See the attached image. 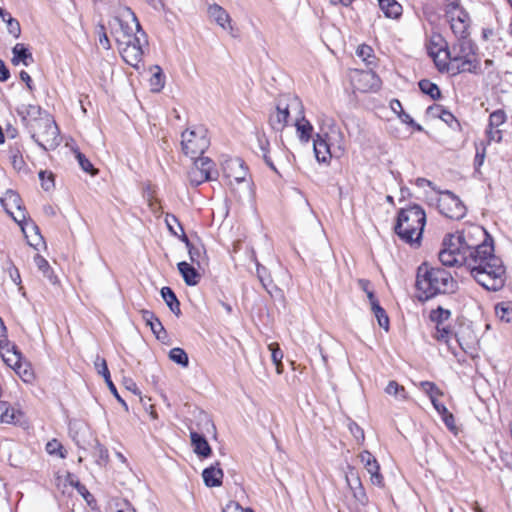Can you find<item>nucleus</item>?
<instances>
[{
  "instance_id": "f257e3e1",
  "label": "nucleus",
  "mask_w": 512,
  "mask_h": 512,
  "mask_svg": "<svg viewBox=\"0 0 512 512\" xmlns=\"http://www.w3.org/2000/svg\"><path fill=\"white\" fill-rule=\"evenodd\" d=\"M445 266L465 265L486 290L498 291L505 283L502 260L494 254L493 240L479 225L447 235L438 254Z\"/></svg>"
},
{
  "instance_id": "f03ea898",
  "label": "nucleus",
  "mask_w": 512,
  "mask_h": 512,
  "mask_svg": "<svg viewBox=\"0 0 512 512\" xmlns=\"http://www.w3.org/2000/svg\"><path fill=\"white\" fill-rule=\"evenodd\" d=\"M31 138L45 151L60 144L59 129L52 117L38 105L23 106L18 110Z\"/></svg>"
},
{
  "instance_id": "7ed1b4c3",
  "label": "nucleus",
  "mask_w": 512,
  "mask_h": 512,
  "mask_svg": "<svg viewBox=\"0 0 512 512\" xmlns=\"http://www.w3.org/2000/svg\"><path fill=\"white\" fill-rule=\"evenodd\" d=\"M426 224V213L417 204L402 208L398 211L394 232L399 239L412 248H419Z\"/></svg>"
},
{
  "instance_id": "20e7f679",
  "label": "nucleus",
  "mask_w": 512,
  "mask_h": 512,
  "mask_svg": "<svg viewBox=\"0 0 512 512\" xmlns=\"http://www.w3.org/2000/svg\"><path fill=\"white\" fill-rule=\"evenodd\" d=\"M416 287L425 299H430L438 294L453 293L457 282L449 271L423 263L417 269Z\"/></svg>"
},
{
  "instance_id": "39448f33",
  "label": "nucleus",
  "mask_w": 512,
  "mask_h": 512,
  "mask_svg": "<svg viewBox=\"0 0 512 512\" xmlns=\"http://www.w3.org/2000/svg\"><path fill=\"white\" fill-rule=\"evenodd\" d=\"M446 62L453 74L474 73L479 68L476 47L470 36L456 38L455 42L444 53Z\"/></svg>"
},
{
  "instance_id": "423d86ee",
  "label": "nucleus",
  "mask_w": 512,
  "mask_h": 512,
  "mask_svg": "<svg viewBox=\"0 0 512 512\" xmlns=\"http://www.w3.org/2000/svg\"><path fill=\"white\" fill-rule=\"evenodd\" d=\"M6 328L0 319V356L3 362L13 369L15 373L26 383L34 379V372L28 361L22 358L17 347L8 342L5 335Z\"/></svg>"
},
{
  "instance_id": "0eeeda50",
  "label": "nucleus",
  "mask_w": 512,
  "mask_h": 512,
  "mask_svg": "<svg viewBox=\"0 0 512 512\" xmlns=\"http://www.w3.org/2000/svg\"><path fill=\"white\" fill-rule=\"evenodd\" d=\"M110 25L111 34L116 43L132 41L133 38H138V33L144 32L136 15L129 7H124Z\"/></svg>"
},
{
  "instance_id": "6e6552de",
  "label": "nucleus",
  "mask_w": 512,
  "mask_h": 512,
  "mask_svg": "<svg viewBox=\"0 0 512 512\" xmlns=\"http://www.w3.org/2000/svg\"><path fill=\"white\" fill-rule=\"evenodd\" d=\"M181 137V145L184 154L193 160L202 157L201 155L210 145L207 130L201 126L184 131Z\"/></svg>"
},
{
  "instance_id": "1a4fd4ad",
  "label": "nucleus",
  "mask_w": 512,
  "mask_h": 512,
  "mask_svg": "<svg viewBox=\"0 0 512 512\" xmlns=\"http://www.w3.org/2000/svg\"><path fill=\"white\" fill-rule=\"evenodd\" d=\"M445 17L455 38L470 36L471 19L467 11L460 6L459 0H447Z\"/></svg>"
},
{
  "instance_id": "9d476101",
  "label": "nucleus",
  "mask_w": 512,
  "mask_h": 512,
  "mask_svg": "<svg viewBox=\"0 0 512 512\" xmlns=\"http://www.w3.org/2000/svg\"><path fill=\"white\" fill-rule=\"evenodd\" d=\"M291 109L297 110L298 114L302 113V103L297 97L287 95L279 99L276 109L270 113L268 120L274 131L281 132L287 126Z\"/></svg>"
},
{
  "instance_id": "9b49d317",
  "label": "nucleus",
  "mask_w": 512,
  "mask_h": 512,
  "mask_svg": "<svg viewBox=\"0 0 512 512\" xmlns=\"http://www.w3.org/2000/svg\"><path fill=\"white\" fill-rule=\"evenodd\" d=\"M148 45V39L145 32L138 33V38L125 43H117L119 52L123 60L134 68H139L143 58V47Z\"/></svg>"
},
{
  "instance_id": "f8f14e48",
  "label": "nucleus",
  "mask_w": 512,
  "mask_h": 512,
  "mask_svg": "<svg viewBox=\"0 0 512 512\" xmlns=\"http://www.w3.org/2000/svg\"><path fill=\"white\" fill-rule=\"evenodd\" d=\"M214 166V162L208 157L194 159L193 167L188 172L190 184L193 186H199L205 181L216 179L218 173Z\"/></svg>"
},
{
  "instance_id": "ddd939ff",
  "label": "nucleus",
  "mask_w": 512,
  "mask_h": 512,
  "mask_svg": "<svg viewBox=\"0 0 512 512\" xmlns=\"http://www.w3.org/2000/svg\"><path fill=\"white\" fill-rule=\"evenodd\" d=\"M437 206L440 213L449 219L460 220L466 215L465 205L450 191L441 194Z\"/></svg>"
},
{
  "instance_id": "4468645a",
  "label": "nucleus",
  "mask_w": 512,
  "mask_h": 512,
  "mask_svg": "<svg viewBox=\"0 0 512 512\" xmlns=\"http://www.w3.org/2000/svg\"><path fill=\"white\" fill-rule=\"evenodd\" d=\"M446 49H448V46L445 39L440 34H432L427 43L428 55L433 58L440 71L449 72L450 68L444 56Z\"/></svg>"
},
{
  "instance_id": "2eb2a0df",
  "label": "nucleus",
  "mask_w": 512,
  "mask_h": 512,
  "mask_svg": "<svg viewBox=\"0 0 512 512\" xmlns=\"http://www.w3.org/2000/svg\"><path fill=\"white\" fill-rule=\"evenodd\" d=\"M433 337L439 341L444 342L449 350L456 355V347L452 344V340H455V343L464 351L467 353L468 348H470L469 344L467 343V340L460 336L459 333H454L453 330L448 325H438L435 326V332L433 334Z\"/></svg>"
},
{
  "instance_id": "dca6fc26",
  "label": "nucleus",
  "mask_w": 512,
  "mask_h": 512,
  "mask_svg": "<svg viewBox=\"0 0 512 512\" xmlns=\"http://www.w3.org/2000/svg\"><path fill=\"white\" fill-rule=\"evenodd\" d=\"M354 87L361 92L377 91L381 87V80L372 70L361 71L356 74Z\"/></svg>"
},
{
  "instance_id": "f3484780",
  "label": "nucleus",
  "mask_w": 512,
  "mask_h": 512,
  "mask_svg": "<svg viewBox=\"0 0 512 512\" xmlns=\"http://www.w3.org/2000/svg\"><path fill=\"white\" fill-rule=\"evenodd\" d=\"M361 462L364 464L367 472L370 474V480L373 485L383 487L384 479L380 473V466L376 458L368 451H363L359 455Z\"/></svg>"
},
{
  "instance_id": "a211bd4d",
  "label": "nucleus",
  "mask_w": 512,
  "mask_h": 512,
  "mask_svg": "<svg viewBox=\"0 0 512 512\" xmlns=\"http://www.w3.org/2000/svg\"><path fill=\"white\" fill-rule=\"evenodd\" d=\"M323 137L327 141L332 153L335 158H340L345 152V140L344 135L340 131V129L336 127H331L328 132H326Z\"/></svg>"
},
{
  "instance_id": "6ab92c4d",
  "label": "nucleus",
  "mask_w": 512,
  "mask_h": 512,
  "mask_svg": "<svg viewBox=\"0 0 512 512\" xmlns=\"http://www.w3.org/2000/svg\"><path fill=\"white\" fill-rule=\"evenodd\" d=\"M13 214H9L13 220L21 227L24 234H26V230L30 228L35 231V234L38 236L39 240H43L42 236L39 233L38 226L27 216L26 209L23 205H20L19 209H15Z\"/></svg>"
},
{
  "instance_id": "aec40b11",
  "label": "nucleus",
  "mask_w": 512,
  "mask_h": 512,
  "mask_svg": "<svg viewBox=\"0 0 512 512\" xmlns=\"http://www.w3.org/2000/svg\"><path fill=\"white\" fill-rule=\"evenodd\" d=\"M224 473L222 469L219 467V463L217 462L215 465H211L207 467L202 472V478L204 484L207 487H219L222 485Z\"/></svg>"
},
{
  "instance_id": "412c9836",
  "label": "nucleus",
  "mask_w": 512,
  "mask_h": 512,
  "mask_svg": "<svg viewBox=\"0 0 512 512\" xmlns=\"http://www.w3.org/2000/svg\"><path fill=\"white\" fill-rule=\"evenodd\" d=\"M313 149L315 157L319 162L325 163L330 158L334 157V154L323 135L317 134L313 142Z\"/></svg>"
},
{
  "instance_id": "4be33fe9",
  "label": "nucleus",
  "mask_w": 512,
  "mask_h": 512,
  "mask_svg": "<svg viewBox=\"0 0 512 512\" xmlns=\"http://www.w3.org/2000/svg\"><path fill=\"white\" fill-rule=\"evenodd\" d=\"M13 57L11 62L13 65L17 66L22 63L24 66H29L34 62V58L29 49L22 43H17L12 48Z\"/></svg>"
},
{
  "instance_id": "5701e85b",
  "label": "nucleus",
  "mask_w": 512,
  "mask_h": 512,
  "mask_svg": "<svg viewBox=\"0 0 512 512\" xmlns=\"http://www.w3.org/2000/svg\"><path fill=\"white\" fill-rule=\"evenodd\" d=\"M142 317L145 320L146 324L151 328L153 334L156 336L158 340H163L166 338V330L153 312L144 310L142 312Z\"/></svg>"
},
{
  "instance_id": "b1692460",
  "label": "nucleus",
  "mask_w": 512,
  "mask_h": 512,
  "mask_svg": "<svg viewBox=\"0 0 512 512\" xmlns=\"http://www.w3.org/2000/svg\"><path fill=\"white\" fill-rule=\"evenodd\" d=\"M190 438L193 450L197 455L202 457H208L211 455V447L203 435L195 431H190Z\"/></svg>"
},
{
  "instance_id": "393cba45",
  "label": "nucleus",
  "mask_w": 512,
  "mask_h": 512,
  "mask_svg": "<svg viewBox=\"0 0 512 512\" xmlns=\"http://www.w3.org/2000/svg\"><path fill=\"white\" fill-rule=\"evenodd\" d=\"M346 481L350 488L354 490V497L357 498L362 504H365L366 494L363 490L360 478L358 477L354 468L349 467V473L346 474Z\"/></svg>"
},
{
  "instance_id": "a878e982",
  "label": "nucleus",
  "mask_w": 512,
  "mask_h": 512,
  "mask_svg": "<svg viewBox=\"0 0 512 512\" xmlns=\"http://www.w3.org/2000/svg\"><path fill=\"white\" fill-rule=\"evenodd\" d=\"M178 270L188 286H195L199 283L201 275L189 263L183 261L178 263Z\"/></svg>"
},
{
  "instance_id": "bb28decb",
  "label": "nucleus",
  "mask_w": 512,
  "mask_h": 512,
  "mask_svg": "<svg viewBox=\"0 0 512 512\" xmlns=\"http://www.w3.org/2000/svg\"><path fill=\"white\" fill-rule=\"evenodd\" d=\"M209 17L212 18L223 29L230 25L231 18L224 8L218 4H211L208 7Z\"/></svg>"
},
{
  "instance_id": "cd10ccee",
  "label": "nucleus",
  "mask_w": 512,
  "mask_h": 512,
  "mask_svg": "<svg viewBox=\"0 0 512 512\" xmlns=\"http://www.w3.org/2000/svg\"><path fill=\"white\" fill-rule=\"evenodd\" d=\"M295 127L298 134L299 139L302 142L307 143L312 135L313 126L311 123L304 117L303 112L299 114V117L295 119Z\"/></svg>"
},
{
  "instance_id": "c85d7f7f",
  "label": "nucleus",
  "mask_w": 512,
  "mask_h": 512,
  "mask_svg": "<svg viewBox=\"0 0 512 512\" xmlns=\"http://www.w3.org/2000/svg\"><path fill=\"white\" fill-rule=\"evenodd\" d=\"M2 207L8 214H13L14 209H19L22 205V200L18 193L13 190H8L5 195L0 198Z\"/></svg>"
},
{
  "instance_id": "c756f323",
  "label": "nucleus",
  "mask_w": 512,
  "mask_h": 512,
  "mask_svg": "<svg viewBox=\"0 0 512 512\" xmlns=\"http://www.w3.org/2000/svg\"><path fill=\"white\" fill-rule=\"evenodd\" d=\"M369 302L371 309L377 318L379 326L387 331L389 329V318L385 310L379 305V302L375 298L374 294H369Z\"/></svg>"
},
{
  "instance_id": "7c9ffc66",
  "label": "nucleus",
  "mask_w": 512,
  "mask_h": 512,
  "mask_svg": "<svg viewBox=\"0 0 512 512\" xmlns=\"http://www.w3.org/2000/svg\"><path fill=\"white\" fill-rule=\"evenodd\" d=\"M269 140L265 135H257L256 153H261V156L265 163L275 172H277L270 156H269Z\"/></svg>"
},
{
  "instance_id": "2f4dec72",
  "label": "nucleus",
  "mask_w": 512,
  "mask_h": 512,
  "mask_svg": "<svg viewBox=\"0 0 512 512\" xmlns=\"http://www.w3.org/2000/svg\"><path fill=\"white\" fill-rule=\"evenodd\" d=\"M0 18L6 23L7 30L14 38H19L21 35L20 23L17 19L13 18L9 12L0 7Z\"/></svg>"
},
{
  "instance_id": "473e14b6",
  "label": "nucleus",
  "mask_w": 512,
  "mask_h": 512,
  "mask_svg": "<svg viewBox=\"0 0 512 512\" xmlns=\"http://www.w3.org/2000/svg\"><path fill=\"white\" fill-rule=\"evenodd\" d=\"M386 17L396 19L402 14V6L395 0H378Z\"/></svg>"
},
{
  "instance_id": "72a5a7b5",
  "label": "nucleus",
  "mask_w": 512,
  "mask_h": 512,
  "mask_svg": "<svg viewBox=\"0 0 512 512\" xmlns=\"http://www.w3.org/2000/svg\"><path fill=\"white\" fill-rule=\"evenodd\" d=\"M161 296L169 309L178 317L181 314L180 302L175 293L170 287H163L161 289Z\"/></svg>"
},
{
  "instance_id": "f704fd0d",
  "label": "nucleus",
  "mask_w": 512,
  "mask_h": 512,
  "mask_svg": "<svg viewBox=\"0 0 512 512\" xmlns=\"http://www.w3.org/2000/svg\"><path fill=\"white\" fill-rule=\"evenodd\" d=\"M227 165H228V168H230L231 170H233V169H238L239 170V171H237L235 173H227V177L228 178H233L238 183H240V182L245 180V176L247 174V171H246V168L244 166V162L241 159L236 158V159L230 160L227 163Z\"/></svg>"
},
{
  "instance_id": "c9c22d12",
  "label": "nucleus",
  "mask_w": 512,
  "mask_h": 512,
  "mask_svg": "<svg viewBox=\"0 0 512 512\" xmlns=\"http://www.w3.org/2000/svg\"><path fill=\"white\" fill-rule=\"evenodd\" d=\"M17 414H19V412L12 408L7 402L0 401V422L14 423L18 420Z\"/></svg>"
},
{
  "instance_id": "e433bc0d",
  "label": "nucleus",
  "mask_w": 512,
  "mask_h": 512,
  "mask_svg": "<svg viewBox=\"0 0 512 512\" xmlns=\"http://www.w3.org/2000/svg\"><path fill=\"white\" fill-rule=\"evenodd\" d=\"M418 85H419L420 90L424 94L429 95L433 100L440 98L441 92H440L439 87L435 83L431 82L430 80L423 79L419 82Z\"/></svg>"
},
{
  "instance_id": "4c0bfd02",
  "label": "nucleus",
  "mask_w": 512,
  "mask_h": 512,
  "mask_svg": "<svg viewBox=\"0 0 512 512\" xmlns=\"http://www.w3.org/2000/svg\"><path fill=\"white\" fill-rule=\"evenodd\" d=\"M169 359L182 367H187L189 365L187 353L179 347L172 348L169 351Z\"/></svg>"
},
{
  "instance_id": "58836bf2",
  "label": "nucleus",
  "mask_w": 512,
  "mask_h": 512,
  "mask_svg": "<svg viewBox=\"0 0 512 512\" xmlns=\"http://www.w3.org/2000/svg\"><path fill=\"white\" fill-rule=\"evenodd\" d=\"M34 263L37 266L38 270L42 272L43 276L48 278L52 283L53 280V271L48 263V261L41 255L36 254L34 257Z\"/></svg>"
},
{
  "instance_id": "ea45409f",
  "label": "nucleus",
  "mask_w": 512,
  "mask_h": 512,
  "mask_svg": "<svg viewBox=\"0 0 512 512\" xmlns=\"http://www.w3.org/2000/svg\"><path fill=\"white\" fill-rule=\"evenodd\" d=\"M46 452L51 456H57L59 458H66L67 451L64 449L63 445L57 440L52 439L46 444Z\"/></svg>"
},
{
  "instance_id": "a19ab883",
  "label": "nucleus",
  "mask_w": 512,
  "mask_h": 512,
  "mask_svg": "<svg viewBox=\"0 0 512 512\" xmlns=\"http://www.w3.org/2000/svg\"><path fill=\"white\" fill-rule=\"evenodd\" d=\"M269 350L271 351V358L273 363L276 366V372L278 374H281L283 372V365H282V358H283V352L279 348L277 343H271L268 346Z\"/></svg>"
},
{
  "instance_id": "79ce46f5",
  "label": "nucleus",
  "mask_w": 512,
  "mask_h": 512,
  "mask_svg": "<svg viewBox=\"0 0 512 512\" xmlns=\"http://www.w3.org/2000/svg\"><path fill=\"white\" fill-rule=\"evenodd\" d=\"M450 317L451 312L442 307H438L437 309L432 310L430 313V319L436 324V326L446 325L445 322L449 320Z\"/></svg>"
},
{
  "instance_id": "37998d69",
  "label": "nucleus",
  "mask_w": 512,
  "mask_h": 512,
  "mask_svg": "<svg viewBox=\"0 0 512 512\" xmlns=\"http://www.w3.org/2000/svg\"><path fill=\"white\" fill-rule=\"evenodd\" d=\"M165 223L167 225L168 230L174 235L180 238L182 231H184L181 223L173 214L167 213L165 216Z\"/></svg>"
},
{
  "instance_id": "c03bdc74",
  "label": "nucleus",
  "mask_w": 512,
  "mask_h": 512,
  "mask_svg": "<svg viewBox=\"0 0 512 512\" xmlns=\"http://www.w3.org/2000/svg\"><path fill=\"white\" fill-rule=\"evenodd\" d=\"M180 240L185 243L186 247L188 248V253L190 256V260L192 262H196L198 265H200V254L201 249L199 247H195L191 244L190 240L188 239L187 235L184 231H182V234L180 235Z\"/></svg>"
},
{
  "instance_id": "a18cd8bd",
  "label": "nucleus",
  "mask_w": 512,
  "mask_h": 512,
  "mask_svg": "<svg viewBox=\"0 0 512 512\" xmlns=\"http://www.w3.org/2000/svg\"><path fill=\"white\" fill-rule=\"evenodd\" d=\"M385 392L402 400L407 399L405 388L396 381H390L385 388Z\"/></svg>"
},
{
  "instance_id": "49530a36",
  "label": "nucleus",
  "mask_w": 512,
  "mask_h": 512,
  "mask_svg": "<svg viewBox=\"0 0 512 512\" xmlns=\"http://www.w3.org/2000/svg\"><path fill=\"white\" fill-rule=\"evenodd\" d=\"M434 111H441V114H439V118H441L445 123H447L450 126L452 125L453 122H457V120L454 117V115L451 112L445 110L440 105L430 106L427 109V113L428 114H434Z\"/></svg>"
},
{
  "instance_id": "de8ad7c7",
  "label": "nucleus",
  "mask_w": 512,
  "mask_h": 512,
  "mask_svg": "<svg viewBox=\"0 0 512 512\" xmlns=\"http://www.w3.org/2000/svg\"><path fill=\"white\" fill-rule=\"evenodd\" d=\"M356 54L360 57L367 65H371L373 63L374 54L371 46L362 44L357 50Z\"/></svg>"
},
{
  "instance_id": "09e8293b",
  "label": "nucleus",
  "mask_w": 512,
  "mask_h": 512,
  "mask_svg": "<svg viewBox=\"0 0 512 512\" xmlns=\"http://www.w3.org/2000/svg\"><path fill=\"white\" fill-rule=\"evenodd\" d=\"M506 121V113L504 110H496L492 112L489 116V127L490 128H499Z\"/></svg>"
},
{
  "instance_id": "8fccbe9b",
  "label": "nucleus",
  "mask_w": 512,
  "mask_h": 512,
  "mask_svg": "<svg viewBox=\"0 0 512 512\" xmlns=\"http://www.w3.org/2000/svg\"><path fill=\"white\" fill-rule=\"evenodd\" d=\"M76 159L83 171L96 175L97 170L93 167L92 163L80 151L75 150Z\"/></svg>"
},
{
  "instance_id": "3c124183",
  "label": "nucleus",
  "mask_w": 512,
  "mask_h": 512,
  "mask_svg": "<svg viewBox=\"0 0 512 512\" xmlns=\"http://www.w3.org/2000/svg\"><path fill=\"white\" fill-rule=\"evenodd\" d=\"M420 387L429 396L430 400L436 399L437 396L442 394L433 382L422 381Z\"/></svg>"
},
{
  "instance_id": "603ef678",
  "label": "nucleus",
  "mask_w": 512,
  "mask_h": 512,
  "mask_svg": "<svg viewBox=\"0 0 512 512\" xmlns=\"http://www.w3.org/2000/svg\"><path fill=\"white\" fill-rule=\"evenodd\" d=\"M39 179L41 186L45 191H49L54 187V175L52 172L43 171L39 172Z\"/></svg>"
},
{
  "instance_id": "864d4df0",
  "label": "nucleus",
  "mask_w": 512,
  "mask_h": 512,
  "mask_svg": "<svg viewBox=\"0 0 512 512\" xmlns=\"http://www.w3.org/2000/svg\"><path fill=\"white\" fill-rule=\"evenodd\" d=\"M486 155V144L483 142L480 143V145L476 146V155L474 158V166L476 170H479V168L483 165Z\"/></svg>"
},
{
  "instance_id": "5fc2aeb1",
  "label": "nucleus",
  "mask_w": 512,
  "mask_h": 512,
  "mask_svg": "<svg viewBox=\"0 0 512 512\" xmlns=\"http://www.w3.org/2000/svg\"><path fill=\"white\" fill-rule=\"evenodd\" d=\"M157 71L153 73L150 82L156 91H160L164 87V75L159 66H156Z\"/></svg>"
},
{
  "instance_id": "6e6d98bb",
  "label": "nucleus",
  "mask_w": 512,
  "mask_h": 512,
  "mask_svg": "<svg viewBox=\"0 0 512 512\" xmlns=\"http://www.w3.org/2000/svg\"><path fill=\"white\" fill-rule=\"evenodd\" d=\"M487 144L491 142H500L502 140V131L499 128H490L486 130Z\"/></svg>"
},
{
  "instance_id": "4d7b16f0",
  "label": "nucleus",
  "mask_w": 512,
  "mask_h": 512,
  "mask_svg": "<svg viewBox=\"0 0 512 512\" xmlns=\"http://www.w3.org/2000/svg\"><path fill=\"white\" fill-rule=\"evenodd\" d=\"M257 276L260 280L263 288L269 293L272 294L271 290L268 289V284L265 282V276H267V269L257 262Z\"/></svg>"
},
{
  "instance_id": "13d9d810",
  "label": "nucleus",
  "mask_w": 512,
  "mask_h": 512,
  "mask_svg": "<svg viewBox=\"0 0 512 512\" xmlns=\"http://www.w3.org/2000/svg\"><path fill=\"white\" fill-rule=\"evenodd\" d=\"M349 430L358 442L364 441L365 437H364L363 429L359 425H357L355 422H351L349 424Z\"/></svg>"
},
{
  "instance_id": "bf43d9fd",
  "label": "nucleus",
  "mask_w": 512,
  "mask_h": 512,
  "mask_svg": "<svg viewBox=\"0 0 512 512\" xmlns=\"http://www.w3.org/2000/svg\"><path fill=\"white\" fill-rule=\"evenodd\" d=\"M75 487L80 495L86 500V502L91 505V502L94 501V498L92 494L87 490V488L81 484L79 481H77L75 484Z\"/></svg>"
},
{
  "instance_id": "052dcab7",
  "label": "nucleus",
  "mask_w": 512,
  "mask_h": 512,
  "mask_svg": "<svg viewBox=\"0 0 512 512\" xmlns=\"http://www.w3.org/2000/svg\"><path fill=\"white\" fill-rule=\"evenodd\" d=\"M124 385L126 387L127 390L133 392L135 395L139 396L140 397V400L141 402L145 405L146 403L144 402V399L141 397V392L140 390L138 389L136 383L132 380V379H125L124 380Z\"/></svg>"
},
{
  "instance_id": "680f3d73",
  "label": "nucleus",
  "mask_w": 512,
  "mask_h": 512,
  "mask_svg": "<svg viewBox=\"0 0 512 512\" xmlns=\"http://www.w3.org/2000/svg\"><path fill=\"white\" fill-rule=\"evenodd\" d=\"M11 161H12L13 167L18 170H20L24 165L23 158L20 155L19 151H16L15 153H13L11 155Z\"/></svg>"
},
{
  "instance_id": "e2e57ef3",
  "label": "nucleus",
  "mask_w": 512,
  "mask_h": 512,
  "mask_svg": "<svg viewBox=\"0 0 512 512\" xmlns=\"http://www.w3.org/2000/svg\"><path fill=\"white\" fill-rule=\"evenodd\" d=\"M9 273H10L11 280L16 285H19L21 282L20 274H19L18 269L12 263H10Z\"/></svg>"
},
{
  "instance_id": "0e129e2a",
  "label": "nucleus",
  "mask_w": 512,
  "mask_h": 512,
  "mask_svg": "<svg viewBox=\"0 0 512 512\" xmlns=\"http://www.w3.org/2000/svg\"><path fill=\"white\" fill-rule=\"evenodd\" d=\"M112 512H135V509L131 507V505L123 501L121 503L116 504V510Z\"/></svg>"
},
{
  "instance_id": "69168bd1",
  "label": "nucleus",
  "mask_w": 512,
  "mask_h": 512,
  "mask_svg": "<svg viewBox=\"0 0 512 512\" xmlns=\"http://www.w3.org/2000/svg\"><path fill=\"white\" fill-rule=\"evenodd\" d=\"M95 449L101 460L106 461L108 459V451L105 449L97 440H95Z\"/></svg>"
},
{
  "instance_id": "338daca9",
  "label": "nucleus",
  "mask_w": 512,
  "mask_h": 512,
  "mask_svg": "<svg viewBox=\"0 0 512 512\" xmlns=\"http://www.w3.org/2000/svg\"><path fill=\"white\" fill-rule=\"evenodd\" d=\"M10 72L8 68L6 67L3 60L0 59V82H5L9 79Z\"/></svg>"
},
{
  "instance_id": "774afa93",
  "label": "nucleus",
  "mask_w": 512,
  "mask_h": 512,
  "mask_svg": "<svg viewBox=\"0 0 512 512\" xmlns=\"http://www.w3.org/2000/svg\"><path fill=\"white\" fill-rule=\"evenodd\" d=\"M443 416V421L445 423V425L450 429V430H453L455 428V425H454V416L449 413V412H446L445 414L442 415Z\"/></svg>"
}]
</instances>
